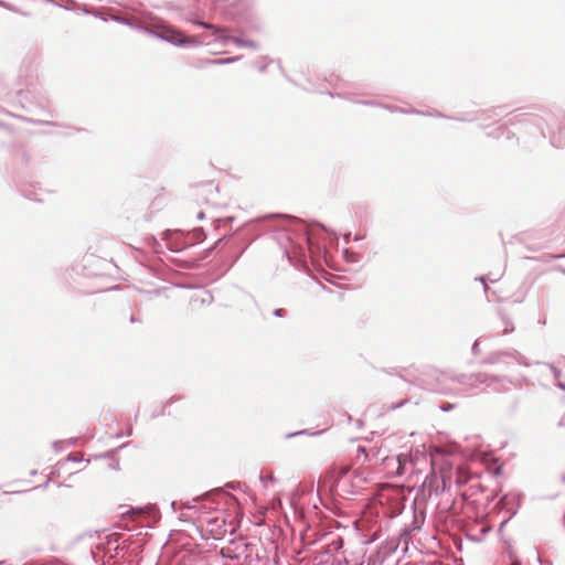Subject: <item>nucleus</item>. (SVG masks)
Wrapping results in <instances>:
<instances>
[{"label": "nucleus", "instance_id": "nucleus-2", "mask_svg": "<svg viewBox=\"0 0 565 565\" xmlns=\"http://www.w3.org/2000/svg\"><path fill=\"white\" fill-rule=\"evenodd\" d=\"M372 459H381L386 462V466L390 467L391 463L395 465L396 468L394 470V473L396 476H403L406 472V465H407V457L406 456H396L388 458L387 456L381 455V449L376 447H370L366 452V460Z\"/></svg>", "mask_w": 565, "mask_h": 565}, {"label": "nucleus", "instance_id": "nucleus-16", "mask_svg": "<svg viewBox=\"0 0 565 565\" xmlns=\"http://www.w3.org/2000/svg\"><path fill=\"white\" fill-rule=\"evenodd\" d=\"M562 481L565 482V473L562 476Z\"/></svg>", "mask_w": 565, "mask_h": 565}, {"label": "nucleus", "instance_id": "nucleus-4", "mask_svg": "<svg viewBox=\"0 0 565 565\" xmlns=\"http://www.w3.org/2000/svg\"><path fill=\"white\" fill-rule=\"evenodd\" d=\"M200 25L206 28V29H212L214 30L215 32H218L220 30L216 29L213 24H209V23H205V22H199Z\"/></svg>", "mask_w": 565, "mask_h": 565}, {"label": "nucleus", "instance_id": "nucleus-17", "mask_svg": "<svg viewBox=\"0 0 565 565\" xmlns=\"http://www.w3.org/2000/svg\"><path fill=\"white\" fill-rule=\"evenodd\" d=\"M512 565H520V563H518V562H514V563H513Z\"/></svg>", "mask_w": 565, "mask_h": 565}, {"label": "nucleus", "instance_id": "nucleus-10", "mask_svg": "<svg viewBox=\"0 0 565 565\" xmlns=\"http://www.w3.org/2000/svg\"><path fill=\"white\" fill-rule=\"evenodd\" d=\"M82 459H78L77 457H73V456H68L66 458V461H75V462H79Z\"/></svg>", "mask_w": 565, "mask_h": 565}, {"label": "nucleus", "instance_id": "nucleus-7", "mask_svg": "<svg viewBox=\"0 0 565 565\" xmlns=\"http://www.w3.org/2000/svg\"><path fill=\"white\" fill-rule=\"evenodd\" d=\"M367 450H369V449H367V448H365V447H362V446H359V447H358V451L362 452V454L364 455V457H365V458H366V452H367Z\"/></svg>", "mask_w": 565, "mask_h": 565}, {"label": "nucleus", "instance_id": "nucleus-3", "mask_svg": "<svg viewBox=\"0 0 565 565\" xmlns=\"http://www.w3.org/2000/svg\"><path fill=\"white\" fill-rule=\"evenodd\" d=\"M298 435H316V433L310 434L307 429H303V430H299V431H295V433H289L286 435V438H291V437L298 436Z\"/></svg>", "mask_w": 565, "mask_h": 565}, {"label": "nucleus", "instance_id": "nucleus-6", "mask_svg": "<svg viewBox=\"0 0 565 565\" xmlns=\"http://www.w3.org/2000/svg\"><path fill=\"white\" fill-rule=\"evenodd\" d=\"M53 447L55 448L56 451L61 450L62 449V441H54L53 443Z\"/></svg>", "mask_w": 565, "mask_h": 565}, {"label": "nucleus", "instance_id": "nucleus-8", "mask_svg": "<svg viewBox=\"0 0 565 565\" xmlns=\"http://www.w3.org/2000/svg\"><path fill=\"white\" fill-rule=\"evenodd\" d=\"M404 402H405V401H403V402H401V403H398V404H392V405H390V406H388V408H390V409L398 408V407H401V406L404 404Z\"/></svg>", "mask_w": 565, "mask_h": 565}, {"label": "nucleus", "instance_id": "nucleus-11", "mask_svg": "<svg viewBox=\"0 0 565 565\" xmlns=\"http://www.w3.org/2000/svg\"><path fill=\"white\" fill-rule=\"evenodd\" d=\"M182 504H183V507H184V508H186V509H190V508H191V505H190V503H189V502H185V503H182Z\"/></svg>", "mask_w": 565, "mask_h": 565}, {"label": "nucleus", "instance_id": "nucleus-13", "mask_svg": "<svg viewBox=\"0 0 565 565\" xmlns=\"http://www.w3.org/2000/svg\"><path fill=\"white\" fill-rule=\"evenodd\" d=\"M559 425H561V426H564V425H565V418H563V419L559 422Z\"/></svg>", "mask_w": 565, "mask_h": 565}, {"label": "nucleus", "instance_id": "nucleus-12", "mask_svg": "<svg viewBox=\"0 0 565 565\" xmlns=\"http://www.w3.org/2000/svg\"><path fill=\"white\" fill-rule=\"evenodd\" d=\"M171 508L173 509V511L175 510V502L174 501L171 502Z\"/></svg>", "mask_w": 565, "mask_h": 565}, {"label": "nucleus", "instance_id": "nucleus-5", "mask_svg": "<svg viewBox=\"0 0 565 565\" xmlns=\"http://www.w3.org/2000/svg\"><path fill=\"white\" fill-rule=\"evenodd\" d=\"M452 407H454V406H452L451 404H441V405L439 406V408H440L443 412H448V411L452 409Z\"/></svg>", "mask_w": 565, "mask_h": 565}, {"label": "nucleus", "instance_id": "nucleus-1", "mask_svg": "<svg viewBox=\"0 0 565 565\" xmlns=\"http://www.w3.org/2000/svg\"><path fill=\"white\" fill-rule=\"evenodd\" d=\"M331 477L335 492L342 497L358 493L367 481L361 472L351 470L348 466L333 468Z\"/></svg>", "mask_w": 565, "mask_h": 565}, {"label": "nucleus", "instance_id": "nucleus-15", "mask_svg": "<svg viewBox=\"0 0 565 565\" xmlns=\"http://www.w3.org/2000/svg\"><path fill=\"white\" fill-rule=\"evenodd\" d=\"M268 481H274V477L269 476Z\"/></svg>", "mask_w": 565, "mask_h": 565}, {"label": "nucleus", "instance_id": "nucleus-14", "mask_svg": "<svg viewBox=\"0 0 565 565\" xmlns=\"http://www.w3.org/2000/svg\"><path fill=\"white\" fill-rule=\"evenodd\" d=\"M235 43H239L241 41L238 39H232Z\"/></svg>", "mask_w": 565, "mask_h": 565}, {"label": "nucleus", "instance_id": "nucleus-9", "mask_svg": "<svg viewBox=\"0 0 565 565\" xmlns=\"http://www.w3.org/2000/svg\"><path fill=\"white\" fill-rule=\"evenodd\" d=\"M181 43H189V44H194L196 43V41L194 39H188V40H180Z\"/></svg>", "mask_w": 565, "mask_h": 565}]
</instances>
